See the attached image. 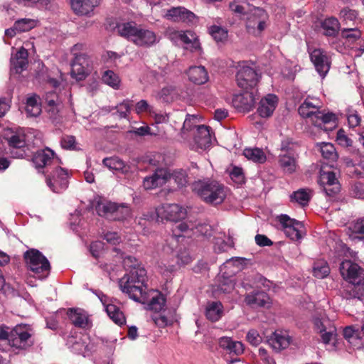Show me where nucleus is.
<instances>
[{"mask_svg":"<svg viewBox=\"0 0 364 364\" xmlns=\"http://www.w3.org/2000/svg\"><path fill=\"white\" fill-rule=\"evenodd\" d=\"M299 147V144L297 142L293 141L290 138L284 139L280 145V154H299L297 149Z\"/></svg>","mask_w":364,"mask_h":364,"instance_id":"09e8293b","label":"nucleus"},{"mask_svg":"<svg viewBox=\"0 0 364 364\" xmlns=\"http://www.w3.org/2000/svg\"><path fill=\"white\" fill-rule=\"evenodd\" d=\"M192 189L204 202L213 205L222 203L228 192L223 184L210 179L195 181Z\"/></svg>","mask_w":364,"mask_h":364,"instance_id":"7ed1b4c3","label":"nucleus"},{"mask_svg":"<svg viewBox=\"0 0 364 364\" xmlns=\"http://www.w3.org/2000/svg\"><path fill=\"white\" fill-rule=\"evenodd\" d=\"M341 35L343 38L352 41H355L360 38L361 31L357 28H351L350 26H348L343 28L341 30Z\"/></svg>","mask_w":364,"mask_h":364,"instance_id":"4d7b16f0","label":"nucleus"},{"mask_svg":"<svg viewBox=\"0 0 364 364\" xmlns=\"http://www.w3.org/2000/svg\"><path fill=\"white\" fill-rule=\"evenodd\" d=\"M320 153L323 159L328 161V164L336 162L338 158L336 148L331 143H320Z\"/></svg>","mask_w":364,"mask_h":364,"instance_id":"4c0bfd02","label":"nucleus"},{"mask_svg":"<svg viewBox=\"0 0 364 364\" xmlns=\"http://www.w3.org/2000/svg\"><path fill=\"white\" fill-rule=\"evenodd\" d=\"M177 96L178 92L176 89L174 87L168 86L161 89L156 97L164 102H171L176 99Z\"/></svg>","mask_w":364,"mask_h":364,"instance_id":"79ce46f5","label":"nucleus"},{"mask_svg":"<svg viewBox=\"0 0 364 364\" xmlns=\"http://www.w3.org/2000/svg\"><path fill=\"white\" fill-rule=\"evenodd\" d=\"M26 112L29 117H38L41 112V108L38 102L37 97L32 96L27 99Z\"/></svg>","mask_w":364,"mask_h":364,"instance_id":"37998d69","label":"nucleus"},{"mask_svg":"<svg viewBox=\"0 0 364 364\" xmlns=\"http://www.w3.org/2000/svg\"><path fill=\"white\" fill-rule=\"evenodd\" d=\"M350 229L353 234L358 235L359 239L364 240V217L355 221Z\"/></svg>","mask_w":364,"mask_h":364,"instance_id":"bf43d9fd","label":"nucleus"},{"mask_svg":"<svg viewBox=\"0 0 364 364\" xmlns=\"http://www.w3.org/2000/svg\"><path fill=\"white\" fill-rule=\"evenodd\" d=\"M172 38L176 41H180L184 43L185 48L189 49L192 52L200 50L199 41L194 33L192 31H176L172 33Z\"/></svg>","mask_w":364,"mask_h":364,"instance_id":"5701e85b","label":"nucleus"},{"mask_svg":"<svg viewBox=\"0 0 364 364\" xmlns=\"http://www.w3.org/2000/svg\"><path fill=\"white\" fill-rule=\"evenodd\" d=\"M291 337L287 331L277 330L267 339L269 346L277 353L287 348L291 343Z\"/></svg>","mask_w":364,"mask_h":364,"instance_id":"412c9836","label":"nucleus"},{"mask_svg":"<svg viewBox=\"0 0 364 364\" xmlns=\"http://www.w3.org/2000/svg\"><path fill=\"white\" fill-rule=\"evenodd\" d=\"M188 80L196 85H203L208 81V73L204 66H191L186 71Z\"/></svg>","mask_w":364,"mask_h":364,"instance_id":"7c9ffc66","label":"nucleus"},{"mask_svg":"<svg viewBox=\"0 0 364 364\" xmlns=\"http://www.w3.org/2000/svg\"><path fill=\"white\" fill-rule=\"evenodd\" d=\"M124 267L129 272L126 274L119 282L120 289L137 302H146L147 276L144 267L139 265L137 259L132 256H127L123 261Z\"/></svg>","mask_w":364,"mask_h":364,"instance_id":"f257e3e1","label":"nucleus"},{"mask_svg":"<svg viewBox=\"0 0 364 364\" xmlns=\"http://www.w3.org/2000/svg\"><path fill=\"white\" fill-rule=\"evenodd\" d=\"M70 2L74 13L80 16H90L100 4V0H70Z\"/></svg>","mask_w":364,"mask_h":364,"instance_id":"a878e982","label":"nucleus"},{"mask_svg":"<svg viewBox=\"0 0 364 364\" xmlns=\"http://www.w3.org/2000/svg\"><path fill=\"white\" fill-rule=\"evenodd\" d=\"M240 259L239 257H232L228 259L220 266V271L221 276L219 277L218 289L223 293H230L235 288V279L232 277L233 272H226V268L233 265L235 262Z\"/></svg>","mask_w":364,"mask_h":364,"instance_id":"f3484780","label":"nucleus"},{"mask_svg":"<svg viewBox=\"0 0 364 364\" xmlns=\"http://www.w3.org/2000/svg\"><path fill=\"white\" fill-rule=\"evenodd\" d=\"M299 113L309 125L318 127V100L307 97L299 107Z\"/></svg>","mask_w":364,"mask_h":364,"instance_id":"9d476101","label":"nucleus"},{"mask_svg":"<svg viewBox=\"0 0 364 364\" xmlns=\"http://www.w3.org/2000/svg\"><path fill=\"white\" fill-rule=\"evenodd\" d=\"M115 203L111 201H101L98 203L96 210L99 215L111 220L115 210Z\"/></svg>","mask_w":364,"mask_h":364,"instance_id":"ea45409f","label":"nucleus"},{"mask_svg":"<svg viewBox=\"0 0 364 364\" xmlns=\"http://www.w3.org/2000/svg\"><path fill=\"white\" fill-rule=\"evenodd\" d=\"M320 186L326 195L333 196L341 190V185L336 173L331 170L325 171L323 165L320 166Z\"/></svg>","mask_w":364,"mask_h":364,"instance_id":"4468645a","label":"nucleus"},{"mask_svg":"<svg viewBox=\"0 0 364 364\" xmlns=\"http://www.w3.org/2000/svg\"><path fill=\"white\" fill-rule=\"evenodd\" d=\"M255 101L254 92L246 91L234 95L232 102L233 106L238 110L249 112L254 107Z\"/></svg>","mask_w":364,"mask_h":364,"instance_id":"393cba45","label":"nucleus"},{"mask_svg":"<svg viewBox=\"0 0 364 364\" xmlns=\"http://www.w3.org/2000/svg\"><path fill=\"white\" fill-rule=\"evenodd\" d=\"M46 183L55 193H60L68 186V171L61 167H56L46 178Z\"/></svg>","mask_w":364,"mask_h":364,"instance_id":"dca6fc26","label":"nucleus"},{"mask_svg":"<svg viewBox=\"0 0 364 364\" xmlns=\"http://www.w3.org/2000/svg\"><path fill=\"white\" fill-rule=\"evenodd\" d=\"M278 103V98L275 95L269 94L262 98L259 104L257 112L262 117H270Z\"/></svg>","mask_w":364,"mask_h":364,"instance_id":"cd10ccee","label":"nucleus"},{"mask_svg":"<svg viewBox=\"0 0 364 364\" xmlns=\"http://www.w3.org/2000/svg\"><path fill=\"white\" fill-rule=\"evenodd\" d=\"M209 32L217 42L223 41L228 37L227 31L220 26H213L210 28Z\"/></svg>","mask_w":364,"mask_h":364,"instance_id":"6e6d98bb","label":"nucleus"},{"mask_svg":"<svg viewBox=\"0 0 364 364\" xmlns=\"http://www.w3.org/2000/svg\"><path fill=\"white\" fill-rule=\"evenodd\" d=\"M299 154H279L278 156V164L282 171L288 175H291L296 172L299 164L298 159Z\"/></svg>","mask_w":364,"mask_h":364,"instance_id":"b1692460","label":"nucleus"},{"mask_svg":"<svg viewBox=\"0 0 364 364\" xmlns=\"http://www.w3.org/2000/svg\"><path fill=\"white\" fill-rule=\"evenodd\" d=\"M146 292L148 295V300L146 302H141V304H147L149 309L156 312L161 311L166 304V299L164 296L152 289L149 290L146 287Z\"/></svg>","mask_w":364,"mask_h":364,"instance_id":"2f4dec72","label":"nucleus"},{"mask_svg":"<svg viewBox=\"0 0 364 364\" xmlns=\"http://www.w3.org/2000/svg\"><path fill=\"white\" fill-rule=\"evenodd\" d=\"M157 217L163 220L177 222L186 218V209L178 204H164L156 209Z\"/></svg>","mask_w":364,"mask_h":364,"instance_id":"f8f14e48","label":"nucleus"},{"mask_svg":"<svg viewBox=\"0 0 364 364\" xmlns=\"http://www.w3.org/2000/svg\"><path fill=\"white\" fill-rule=\"evenodd\" d=\"M337 329L332 321L320 318V341L328 351L337 349Z\"/></svg>","mask_w":364,"mask_h":364,"instance_id":"0eeeda50","label":"nucleus"},{"mask_svg":"<svg viewBox=\"0 0 364 364\" xmlns=\"http://www.w3.org/2000/svg\"><path fill=\"white\" fill-rule=\"evenodd\" d=\"M26 267L39 279L46 277L50 272V263L38 250L30 249L24 253Z\"/></svg>","mask_w":364,"mask_h":364,"instance_id":"39448f33","label":"nucleus"},{"mask_svg":"<svg viewBox=\"0 0 364 364\" xmlns=\"http://www.w3.org/2000/svg\"><path fill=\"white\" fill-rule=\"evenodd\" d=\"M234 246V240L233 238L228 235L227 240H225L223 238L218 237L216 239L215 243V250L217 252H222L228 250V249L231 248Z\"/></svg>","mask_w":364,"mask_h":364,"instance_id":"864d4df0","label":"nucleus"},{"mask_svg":"<svg viewBox=\"0 0 364 364\" xmlns=\"http://www.w3.org/2000/svg\"><path fill=\"white\" fill-rule=\"evenodd\" d=\"M129 215L130 209L128 206L116 203L113 218H111V220H122L126 219Z\"/></svg>","mask_w":364,"mask_h":364,"instance_id":"5fc2aeb1","label":"nucleus"},{"mask_svg":"<svg viewBox=\"0 0 364 364\" xmlns=\"http://www.w3.org/2000/svg\"><path fill=\"white\" fill-rule=\"evenodd\" d=\"M244 156L249 160L255 163L262 164L266 161V155L264 151L258 148H247L243 151Z\"/></svg>","mask_w":364,"mask_h":364,"instance_id":"a19ab883","label":"nucleus"},{"mask_svg":"<svg viewBox=\"0 0 364 364\" xmlns=\"http://www.w3.org/2000/svg\"><path fill=\"white\" fill-rule=\"evenodd\" d=\"M170 178V172L167 168H160L150 176L143 179V187L145 190H152L165 184Z\"/></svg>","mask_w":364,"mask_h":364,"instance_id":"a211bd4d","label":"nucleus"},{"mask_svg":"<svg viewBox=\"0 0 364 364\" xmlns=\"http://www.w3.org/2000/svg\"><path fill=\"white\" fill-rule=\"evenodd\" d=\"M270 299L264 291H253L245 296V303L253 307H264L269 304Z\"/></svg>","mask_w":364,"mask_h":364,"instance_id":"473e14b6","label":"nucleus"},{"mask_svg":"<svg viewBox=\"0 0 364 364\" xmlns=\"http://www.w3.org/2000/svg\"><path fill=\"white\" fill-rule=\"evenodd\" d=\"M105 244L101 241H95L90 245V250L95 258H98L102 254Z\"/></svg>","mask_w":364,"mask_h":364,"instance_id":"69168bd1","label":"nucleus"},{"mask_svg":"<svg viewBox=\"0 0 364 364\" xmlns=\"http://www.w3.org/2000/svg\"><path fill=\"white\" fill-rule=\"evenodd\" d=\"M7 330V328H0V350L5 352L9 351L10 332Z\"/></svg>","mask_w":364,"mask_h":364,"instance_id":"052dcab7","label":"nucleus"},{"mask_svg":"<svg viewBox=\"0 0 364 364\" xmlns=\"http://www.w3.org/2000/svg\"><path fill=\"white\" fill-rule=\"evenodd\" d=\"M102 80L106 85L115 90L119 88L121 80L119 77L112 70H106L102 76Z\"/></svg>","mask_w":364,"mask_h":364,"instance_id":"49530a36","label":"nucleus"},{"mask_svg":"<svg viewBox=\"0 0 364 364\" xmlns=\"http://www.w3.org/2000/svg\"><path fill=\"white\" fill-rule=\"evenodd\" d=\"M267 14L263 9L255 8L247 18L246 28L249 33L259 35L266 28Z\"/></svg>","mask_w":364,"mask_h":364,"instance_id":"9b49d317","label":"nucleus"},{"mask_svg":"<svg viewBox=\"0 0 364 364\" xmlns=\"http://www.w3.org/2000/svg\"><path fill=\"white\" fill-rule=\"evenodd\" d=\"M259 77V74L254 68L244 65L240 66L236 75V81L240 87L247 90L255 87Z\"/></svg>","mask_w":364,"mask_h":364,"instance_id":"ddd939ff","label":"nucleus"},{"mask_svg":"<svg viewBox=\"0 0 364 364\" xmlns=\"http://www.w3.org/2000/svg\"><path fill=\"white\" fill-rule=\"evenodd\" d=\"M68 316L75 327L85 329L91 326V321L87 313L81 309H70Z\"/></svg>","mask_w":364,"mask_h":364,"instance_id":"bb28decb","label":"nucleus"},{"mask_svg":"<svg viewBox=\"0 0 364 364\" xmlns=\"http://www.w3.org/2000/svg\"><path fill=\"white\" fill-rule=\"evenodd\" d=\"M45 100L48 105V112L54 117L59 112L61 107V101L58 95L55 92H48L45 95Z\"/></svg>","mask_w":364,"mask_h":364,"instance_id":"e433bc0d","label":"nucleus"},{"mask_svg":"<svg viewBox=\"0 0 364 364\" xmlns=\"http://www.w3.org/2000/svg\"><path fill=\"white\" fill-rule=\"evenodd\" d=\"M96 294L104 305L109 317L119 326L124 324L125 323V317L119 308L114 304L102 292L100 291Z\"/></svg>","mask_w":364,"mask_h":364,"instance_id":"aec40b11","label":"nucleus"},{"mask_svg":"<svg viewBox=\"0 0 364 364\" xmlns=\"http://www.w3.org/2000/svg\"><path fill=\"white\" fill-rule=\"evenodd\" d=\"M103 164L109 170L124 171L125 164L122 160L117 157L106 158L103 159Z\"/></svg>","mask_w":364,"mask_h":364,"instance_id":"8fccbe9b","label":"nucleus"},{"mask_svg":"<svg viewBox=\"0 0 364 364\" xmlns=\"http://www.w3.org/2000/svg\"><path fill=\"white\" fill-rule=\"evenodd\" d=\"M166 17L173 21L193 22L196 18V15L186 8L178 6L168 10Z\"/></svg>","mask_w":364,"mask_h":364,"instance_id":"c85d7f7f","label":"nucleus"},{"mask_svg":"<svg viewBox=\"0 0 364 364\" xmlns=\"http://www.w3.org/2000/svg\"><path fill=\"white\" fill-rule=\"evenodd\" d=\"M247 341L253 346H259L262 341V338L257 332V331L255 329L250 330L246 336Z\"/></svg>","mask_w":364,"mask_h":364,"instance_id":"680f3d73","label":"nucleus"},{"mask_svg":"<svg viewBox=\"0 0 364 364\" xmlns=\"http://www.w3.org/2000/svg\"><path fill=\"white\" fill-rule=\"evenodd\" d=\"M36 22L31 18H21L14 23V29L18 32H26L34 28Z\"/></svg>","mask_w":364,"mask_h":364,"instance_id":"3c124183","label":"nucleus"},{"mask_svg":"<svg viewBox=\"0 0 364 364\" xmlns=\"http://www.w3.org/2000/svg\"><path fill=\"white\" fill-rule=\"evenodd\" d=\"M193 224L191 223H181L175 225L173 228V235L166 240V245L164 250L166 252H173L177 248L178 238L181 237H191L193 235Z\"/></svg>","mask_w":364,"mask_h":364,"instance_id":"1a4fd4ad","label":"nucleus"},{"mask_svg":"<svg viewBox=\"0 0 364 364\" xmlns=\"http://www.w3.org/2000/svg\"><path fill=\"white\" fill-rule=\"evenodd\" d=\"M31 329L26 325L16 326L10 331L9 350H23L31 346Z\"/></svg>","mask_w":364,"mask_h":364,"instance_id":"423d86ee","label":"nucleus"},{"mask_svg":"<svg viewBox=\"0 0 364 364\" xmlns=\"http://www.w3.org/2000/svg\"><path fill=\"white\" fill-rule=\"evenodd\" d=\"M350 194L357 198H361L364 195V185L361 182L353 183L350 189Z\"/></svg>","mask_w":364,"mask_h":364,"instance_id":"774afa93","label":"nucleus"},{"mask_svg":"<svg viewBox=\"0 0 364 364\" xmlns=\"http://www.w3.org/2000/svg\"><path fill=\"white\" fill-rule=\"evenodd\" d=\"M331 65V57L320 49V76L324 77Z\"/></svg>","mask_w":364,"mask_h":364,"instance_id":"603ef678","label":"nucleus"},{"mask_svg":"<svg viewBox=\"0 0 364 364\" xmlns=\"http://www.w3.org/2000/svg\"><path fill=\"white\" fill-rule=\"evenodd\" d=\"M223 305L219 301H213L207 305L205 315L208 319L211 321L219 320L223 313Z\"/></svg>","mask_w":364,"mask_h":364,"instance_id":"58836bf2","label":"nucleus"},{"mask_svg":"<svg viewBox=\"0 0 364 364\" xmlns=\"http://www.w3.org/2000/svg\"><path fill=\"white\" fill-rule=\"evenodd\" d=\"M342 277L351 285L348 291L349 297L360 299L364 296V269L358 264L346 260L340 265Z\"/></svg>","mask_w":364,"mask_h":364,"instance_id":"20e7f679","label":"nucleus"},{"mask_svg":"<svg viewBox=\"0 0 364 364\" xmlns=\"http://www.w3.org/2000/svg\"><path fill=\"white\" fill-rule=\"evenodd\" d=\"M25 136L20 134H14L9 139V144L14 148H22L25 145Z\"/></svg>","mask_w":364,"mask_h":364,"instance_id":"e2e57ef3","label":"nucleus"},{"mask_svg":"<svg viewBox=\"0 0 364 364\" xmlns=\"http://www.w3.org/2000/svg\"><path fill=\"white\" fill-rule=\"evenodd\" d=\"M277 219L280 228L291 240L299 241L303 237L304 227L301 222L285 214L277 216Z\"/></svg>","mask_w":364,"mask_h":364,"instance_id":"6e6552de","label":"nucleus"},{"mask_svg":"<svg viewBox=\"0 0 364 364\" xmlns=\"http://www.w3.org/2000/svg\"><path fill=\"white\" fill-rule=\"evenodd\" d=\"M92 70V63L85 54L76 55L72 63L71 75L77 80H84Z\"/></svg>","mask_w":364,"mask_h":364,"instance_id":"2eb2a0df","label":"nucleus"},{"mask_svg":"<svg viewBox=\"0 0 364 364\" xmlns=\"http://www.w3.org/2000/svg\"><path fill=\"white\" fill-rule=\"evenodd\" d=\"M313 196V191L309 188H300L294 191L289 196L291 203H298L302 207L308 205Z\"/></svg>","mask_w":364,"mask_h":364,"instance_id":"f704fd0d","label":"nucleus"},{"mask_svg":"<svg viewBox=\"0 0 364 364\" xmlns=\"http://www.w3.org/2000/svg\"><path fill=\"white\" fill-rule=\"evenodd\" d=\"M219 346L220 348L228 350L230 353L239 355L243 353L245 348L240 341H233L230 337H222L219 339Z\"/></svg>","mask_w":364,"mask_h":364,"instance_id":"72a5a7b5","label":"nucleus"},{"mask_svg":"<svg viewBox=\"0 0 364 364\" xmlns=\"http://www.w3.org/2000/svg\"><path fill=\"white\" fill-rule=\"evenodd\" d=\"M131 104L129 101H124L116 107L117 113L119 118H126L129 113Z\"/></svg>","mask_w":364,"mask_h":364,"instance_id":"338daca9","label":"nucleus"},{"mask_svg":"<svg viewBox=\"0 0 364 364\" xmlns=\"http://www.w3.org/2000/svg\"><path fill=\"white\" fill-rule=\"evenodd\" d=\"M168 180H173L178 188H183L188 183V175L183 170H175L170 173Z\"/></svg>","mask_w":364,"mask_h":364,"instance_id":"de8ad7c7","label":"nucleus"},{"mask_svg":"<svg viewBox=\"0 0 364 364\" xmlns=\"http://www.w3.org/2000/svg\"><path fill=\"white\" fill-rule=\"evenodd\" d=\"M230 176L237 184H242L245 182V176L241 168L234 167L230 173Z\"/></svg>","mask_w":364,"mask_h":364,"instance_id":"0e129e2a","label":"nucleus"},{"mask_svg":"<svg viewBox=\"0 0 364 364\" xmlns=\"http://www.w3.org/2000/svg\"><path fill=\"white\" fill-rule=\"evenodd\" d=\"M211 144L212 136L210 127L205 125L198 126L193 133V144H191V148L196 150H205L210 148Z\"/></svg>","mask_w":364,"mask_h":364,"instance_id":"6ab92c4d","label":"nucleus"},{"mask_svg":"<svg viewBox=\"0 0 364 364\" xmlns=\"http://www.w3.org/2000/svg\"><path fill=\"white\" fill-rule=\"evenodd\" d=\"M336 141L343 147H350L353 141L347 136L343 129H340L336 134Z\"/></svg>","mask_w":364,"mask_h":364,"instance_id":"13d9d810","label":"nucleus"},{"mask_svg":"<svg viewBox=\"0 0 364 364\" xmlns=\"http://www.w3.org/2000/svg\"><path fill=\"white\" fill-rule=\"evenodd\" d=\"M340 23L336 18L330 17L320 22V28L323 30V35L330 37L336 36L339 31Z\"/></svg>","mask_w":364,"mask_h":364,"instance_id":"c9c22d12","label":"nucleus"},{"mask_svg":"<svg viewBox=\"0 0 364 364\" xmlns=\"http://www.w3.org/2000/svg\"><path fill=\"white\" fill-rule=\"evenodd\" d=\"M340 16L343 23L346 24L347 27L353 26L354 22L358 19V12L348 7L343 8L340 12Z\"/></svg>","mask_w":364,"mask_h":364,"instance_id":"a18cd8bd","label":"nucleus"},{"mask_svg":"<svg viewBox=\"0 0 364 364\" xmlns=\"http://www.w3.org/2000/svg\"><path fill=\"white\" fill-rule=\"evenodd\" d=\"M32 161L37 168L59 164V159L55 156L54 151L49 148L37 151L33 156Z\"/></svg>","mask_w":364,"mask_h":364,"instance_id":"4be33fe9","label":"nucleus"},{"mask_svg":"<svg viewBox=\"0 0 364 364\" xmlns=\"http://www.w3.org/2000/svg\"><path fill=\"white\" fill-rule=\"evenodd\" d=\"M198 119L196 115L187 114L183 122V127L181 129V134L183 137H186L185 134L188 132H195L197 129Z\"/></svg>","mask_w":364,"mask_h":364,"instance_id":"c03bdc74","label":"nucleus"},{"mask_svg":"<svg viewBox=\"0 0 364 364\" xmlns=\"http://www.w3.org/2000/svg\"><path fill=\"white\" fill-rule=\"evenodd\" d=\"M117 28L121 36L137 46L150 47L159 41L154 31L138 26L134 21L119 23Z\"/></svg>","mask_w":364,"mask_h":364,"instance_id":"f03ea898","label":"nucleus"},{"mask_svg":"<svg viewBox=\"0 0 364 364\" xmlns=\"http://www.w3.org/2000/svg\"><path fill=\"white\" fill-rule=\"evenodd\" d=\"M28 65V51L21 47L14 55L11 58V70L16 73H21L26 70Z\"/></svg>","mask_w":364,"mask_h":364,"instance_id":"c756f323","label":"nucleus"}]
</instances>
